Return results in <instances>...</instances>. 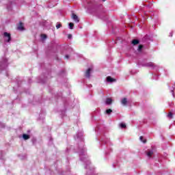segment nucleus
<instances>
[{
    "label": "nucleus",
    "instance_id": "f257e3e1",
    "mask_svg": "<svg viewBox=\"0 0 175 175\" xmlns=\"http://www.w3.org/2000/svg\"><path fill=\"white\" fill-rule=\"evenodd\" d=\"M71 18H72V20H74V21L76 23H80V18H79V16H77V15H76L75 13L72 14Z\"/></svg>",
    "mask_w": 175,
    "mask_h": 175
},
{
    "label": "nucleus",
    "instance_id": "f03ea898",
    "mask_svg": "<svg viewBox=\"0 0 175 175\" xmlns=\"http://www.w3.org/2000/svg\"><path fill=\"white\" fill-rule=\"evenodd\" d=\"M3 36H4V38H8V40H7L8 42H10V40H12V36L10 35V33H9L8 32H4Z\"/></svg>",
    "mask_w": 175,
    "mask_h": 175
},
{
    "label": "nucleus",
    "instance_id": "7ed1b4c3",
    "mask_svg": "<svg viewBox=\"0 0 175 175\" xmlns=\"http://www.w3.org/2000/svg\"><path fill=\"white\" fill-rule=\"evenodd\" d=\"M92 70L91 68H88L86 72H85V77H87L88 79H90L91 77V71Z\"/></svg>",
    "mask_w": 175,
    "mask_h": 175
},
{
    "label": "nucleus",
    "instance_id": "20e7f679",
    "mask_svg": "<svg viewBox=\"0 0 175 175\" xmlns=\"http://www.w3.org/2000/svg\"><path fill=\"white\" fill-rule=\"evenodd\" d=\"M17 29H18V31H24V23L20 22L17 27Z\"/></svg>",
    "mask_w": 175,
    "mask_h": 175
},
{
    "label": "nucleus",
    "instance_id": "39448f33",
    "mask_svg": "<svg viewBox=\"0 0 175 175\" xmlns=\"http://www.w3.org/2000/svg\"><path fill=\"white\" fill-rule=\"evenodd\" d=\"M121 103L123 106H126V105H128V98H123L121 100Z\"/></svg>",
    "mask_w": 175,
    "mask_h": 175
},
{
    "label": "nucleus",
    "instance_id": "423d86ee",
    "mask_svg": "<svg viewBox=\"0 0 175 175\" xmlns=\"http://www.w3.org/2000/svg\"><path fill=\"white\" fill-rule=\"evenodd\" d=\"M146 155L148 158H151V157L154 155V151L148 150V152H146Z\"/></svg>",
    "mask_w": 175,
    "mask_h": 175
},
{
    "label": "nucleus",
    "instance_id": "0eeeda50",
    "mask_svg": "<svg viewBox=\"0 0 175 175\" xmlns=\"http://www.w3.org/2000/svg\"><path fill=\"white\" fill-rule=\"evenodd\" d=\"M107 83H113L114 81H116V80L115 79L111 78V77L108 76L107 77Z\"/></svg>",
    "mask_w": 175,
    "mask_h": 175
},
{
    "label": "nucleus",
    "instance_id": "6e6552de",
    "mask_svg": "<svg viewBox=\"0 0 175 175\" xmlns=\"http://www.w3.org/2000/svg\"><path fill=\"white\" fill-rule=\"evenodd\" d=\"M105 103L106 105H111V103H113V100L110 98H107Z\"/></svg>",
    "mask_w": 175,
    "mask_h": 175
},
{
    "label": "nucleus",
    "instance_id": "1a4fd4ad",
    "mask_svg": "<svg viewBox=\"0 0 175 175\" xmlns=\"http://www.w3.org/2000/svg\"><path fill=\"white\" fill-rule=\"evenodd\" d=\"M131 43L134 46H136V44H139V43H140V41H139V40H133Z\"/></svg>",
    "mask_w": 175,
    "mask_h": 175
},
{
    "label": "nucleus",
    "instance_id": "9d476101",
    "mask_svg": "<svg viewBox=\"0 0 175 175\" xmlns=\"http://www.w3.org/2000/svg\"><path fill=\"white\" fill-rule=\"evenodd\" d=\"M29 135H27V134H23V138L24 139V140H28V139H29Z\"/></svg>",
    "mask_w": 175,
    "mask_h": 175
},
{
    "label": "nucleus",
    "instance_id": "9b49d317",
    "mask_svg": "<svg viewBox=\"0 0 175 175\" xmlns=\"http://www.w3.org/2000/svg\"><path fill=\"white\" fill-rule=\"evenodd\" d=\"M144 46L142 44L139 45L138 49H137V51H139V53H141V51H142V50H143V48H144Z\"/></svg>",
    "mask_w": 175,
    "mask_h": 175
},
{
    "label": "nucleus",
    "instance_id": "f8f14e48",
    "mask_svg": "<svg viewBox=\"0 0 175 175\" xmlns=\"http://www.w3.org/2000/svg\"><path fill=\"white\" fill-rule=\"evenodd\" d=\"M143 139H144L143 136L139 137V139L141 140V142H142V143H147V140Z\"/></svg>",
    "mask_w": 175,
    "mask_h": 175
},
{
    "label": "nucleus",
    "instance_id": "ddd939ff",
    "mask_svg": "<svg viewBox=\"0 0 175 175\" xmlns=\"http://www.w3.org/2000/svg\"><path fill=\"white\" fill-rule=\"evenodd\" d=\"M120 128H122V129H125V128H126V124H124V123H121V124H120Z\"/></svg>",
    "mask_w": 175,
    "mask_h": 175
},
{
    "label": "nucleus",
    "instance_id": "4468645a",
    "mask_svg": "<svg viewBox=\"0 0 175 175\" xmlns=\"http://www.w3.org/2000/svg\"><path fill=\"white\" fill-rule=\"evenodd\" d=\"M70 29H73V27H75V24L73 23H69Z\"/></svg>",
    "mask_w": 175,
    "mask_h": 175
},
{
    "label": "nucleus",
    "instance_id": "2eb2a0df",
    "mask_svg": "<svg viewBox=\"0 0 175 175\" xmlns=\"http://www.w3.org/2000/svg\"><path fill=\"white\" fill-rule=\"evenodd\" d=\"M167 117L168 118H173V113L172 112H170L168 114H167Z\"/></svg>",
    "mask_w": 175,
    "mask_h": 175
},
{
    "label": "nucleus",
    "instance_id": "dca6fc26",
    "mask_svg": "<svg viewBox=\"0 0 175 175\" xmlns=\"http://www.w3.org/2000/svg\"><path fill=\"white\" fill-rule=\"evenodd\" d=\"M112 112H113V110H111V109H109L106 110L107 114H110Z\"/></svg>",
    "mask_w": 175,
    "mask_h": 175
},
{
    "label": "nucleus",
    "instance_id": "f3484780",
    "mask_svg": "<svg viewBox=\"0 0 175 175\" xmlns=\"http://www.w3.org/2000/svg\"><path fill=\"white\" fill-rule=\"evenodd\" d=\"M61 27H62V25L61 23H58V24L56 25L57 29H59V28H61Z\"/></svg>",
    "mask_w": 175,
    "mask_h": 175
},
{
    "label": "nucleus",
    "instance_id": "a211bd4d",
    "mask_svg": "<svg viewBox=\"0 0 175 175\" xmlns=\"http://www.w3.org/2000/svg\"><path fill=\"white\" fill-rule=\"evenodd\" d=\"M41 38H42V39H47V36H46V34H42V35H41Z\"/></svg>",
    "mask_w": 175,
    "mask_h": 175
},
{
    "label": "nucleus",
    "instance_id": "6ab92c4d",
    "mask_svg": "<svg viewBox=\"0 0 175 175\" xmlns=\"http://www.w3.org/2000/svg\"><path fill=\"white\" fill-rule=\"evenodd\" d=\"M148 66H150V68H152V67H154V63H152V62L148 63Z\"/></svg>",
    "mask_w": 175,
    "mask_h": 175
},
{
    "label": "nucleus",
    "instance_id": "aec40b11",
    "mask_svg": "<svg viewBox=\"0 0 175 175\" xmlns=\"http://www.w3.org/2000/svg\"><path fill=\"white\" fill-rule=\"evenodd\" d=\"M68 39H72V34H68Z\"/></svg>",
    "mask_w": 175,
    "mask_h": 175
},
{
    "label": "nucleus",
    "instance_id": "412c9836",
    "mask_svg": "<svg viewBox=\"0 0 175 175\" xmlns=\"http://www.w3.org/2000/svg\"><path fill=\"white\" fill-rule=\"evenodd\" d=\"M65 58H66L67 59H69V55H66L65 56Z\"/></svg>",
    "mask_w": 175,
    "mask_h": 175
},
{
    "label": "nucleus",
    "instance_id": "4be33fe9",
    "mask_svg": "<svg viewBox=\"0 0 175 175\" xmlns=\"http://www.w3.org/2000/svg\"><path fill=\"white\" fill-rule=\"evenodd\" d=\"M103 2H105L106 1V0H103Z\"/></svg>",
    "mask_w": 175,
    "mask_h": 175
}]
</instances>
